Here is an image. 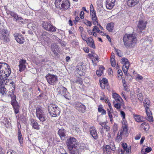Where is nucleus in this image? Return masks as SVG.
I'll use <instances>...</instances> for the list:
<instances>
[{
	"instance_id": "55",
	"label": "nucleus",
	"mask_w": 154,
	"mask_h": 154,
	"mask_svg": "<svg viewBox=\"0 0 154 154\" xmlns=\"http://www.w3.org/2000/svg\"><path fill=\"white\" fill-rule=\"evenodd\" d=\"M37 98L38 99H44L45 98V95L43 94H40L37 96Z\"/></svg>"
},
{
	"instance_id": "38",
	"label": "nucleus",
	"mask_w": 154,
	"mask_h": 154,
	"mask_svg": "<svg viewBox=\"0 0 154 154\" xmlns=\"http://www.w3.org/2000/svg\"><path fill=\"white\" fill-rule=\"evenodd\" d=\"M73 82L74 83H76L82 85L83 83V81L82 79L78 78L75 80H74L73 81Z\"/></svg>"
},
{
	"instance_id": "37",
	"label": "nucleus",
	"mask_w": 154,
	"mask_h": 154,
	"mask_svg": "<svg viewBox=\"0 0 154 154\" xmlns=\"http://www.w3.org/2000/svg\"><path fill=\"white\" fill-rule=\"evenodd\" d=\"M127 4L129 6H135V1L134 0H128L127 2Z\"/></svg>"
},
{
	"instance_id": "5",
	"label": "nucleus",
	"mask_w": 154,
	"mask_h": 154,
	"mask_svg": "<svg viewBox=\"0 0 154 154\" xmlns=\"http://www.w3.org/2000/svg\"><path fill=\"white\" fill-rule=\"evenodd\" d=\"M12 91L11 93V94H9L8 96L11 99V104L13 107L14 112L15 114H17L19 112L20 106L16 100L15 95L14 94V90H12Z\"/></svg>"
},
{
	"instance_id": "10",
	"label": "nucleus",
	"mask_w": 154,
	"mask_h": 154,
	"mask_svg": "<svg viewBox=\"0 0 154 154\" xmlns=\"http://www.w3.org/2000/svg\"><path fill=\"white\" fill-rule=\"evenodd\" d=\"M45 77L48 83L51 85H54L57 81V76L48 73L46 75Z\"/></svg>"
},
{
	"instance_id": "44",
	"label": "nucleus",
	"mask_w": 154,
	"mask_h": 154,
	"mask_svg": "<svg viewBox=\"0 0 154 154\" xmlns=\"http://www.w3.org/2000/svg\"><path fill=\"white\" fill-rule=\"evenodd\" d=\"M9 14L11 16L14 17V18L15 19L17 17L18 15L17 14L13 12L10 11L9 13Z\"/></svg>"
},
{
	"instance_id": "21",
	"label": "nucleus",
	"mask_w": 154,
	"mask_h": 154,
	"mask_svg": "<svg viewBox=\"0 0 154 154\" xmlns=\"http://www.w3.org/2000/svg\"><path fill=\"white\" fill-rule=\"evenodd\" d=\"M63 3L62 5L61 9L65 10L67 9L69 7L70 3L68 0H64Z\"/></svg>"
},
{
	"instance_id": "6",
	"label": "nucleus",
	"mask_w": 154,
	"mask_h": 154,
	"mask_svg": "<svg viewBox=\"0 0 154 154\" xmlns=\"http://www.w3.org/2000/svg\"><path fill=\"white\" fill-rule=\"evenodd\" d=\"M150 104V101L148 99H146L144 100L143 105L145 108L147 116L146 117V119L149 122H152L153 121V119L152 114L149 109Z\"/></svg>"
},
{
	"instance_id": "8",
	"label": "nucleus",
	"mask_w": 154,
	"mask_h": 154,
	"mask_svg": "<svg viewBox=\"0 0 154 154\" xmlns=\"http://www.w3.org/2000/svg\"><path fill=\"white\" fill-rule=\"evenodd\" d=\"M36 114L37 117L41 122L45 121L47 118L44 111L42 107L38 106L36 109Z\"/></svg>"
},
{
	"instance_id": "64",
	"label": "nucleus",
	"mask_w": 154,
	"mask_h": 154,
	"mask_svg": "<svg viewBox=\"0 0 154 154\" xmlns=\"http://www.w3.org/2000/svg\"><path fill=\"white\" fill-rule=\"evenodd\" d=\"M83 50L85 52L88 53L89 52V49L87 47H84Z\"/></svg>"
},
{
	"instance_id": "2",
	"label": "nucleus",
	"mask_w": 154,
	"mask_h": 154,
	"mask_svg": "<svg viewBox=\"0 0 154 154\" xmlns=\"http://www.w3.org/2000/svg\"><path fill=\"white\" fill-rule=\"evenodd\" d=\"M66 144L71 154H79V150L76 139L71 137L67 140Z\"/></svg>"
},
{
	"instance_id": "45",
	"label": "nucleus",
	"mask_w": 154,
	"mask_h": 154,
	"mask_svg": "<svg viewBox=\"0 0 154 154\" xmlns=\"http://www.w3.org/2000/svg\"><path fill=\"white\" fill-rule=\"evenodd\" d=\"M118 126L117 124L114 123L113 126L112 128L113 132L115 133L118 130Z\"/></svg>"
},
{
	"instance_id": "7",
	"label": "nucleus",
	"mask_w": 154,
	"mask_h": 154,
	"mask_svg": "<svg viewBox=\"0 0 154 154\" xmlns=\"http://www.w3.org/2000/svg\"><path fill=\"white\" fill-rule=\"evenodd\" d=\"M9 32L7 29L5 28H0V39L3 41V43L9 42Z\"/></svg>"
},
{
	"instance_id": "26",
	"label": "nucleus",
	"mask_w": 154,
	"mask_h": 154,
	"mask_svg": "<svg viewBox=\"0 0 154 154\" xmlns=\"http://www.w3.org/2000/svg\"><path fill=\"white\" fill-rule=\"evenodd\" d=\"M31 122L32 128L38 130L39 129V126L36 121L34 119H31Z\"/></svg>"
},
{
	"instance_id": "3",
	"label": "nucleus",
	"mask_w": 154,
	"mask_h": 154,
	"mask_svg": "<svg viewBox=\"0 0 154 154\" xmlns=\"http://www.w3.org/2000/svg\"><path fill=\"white\" fill-rule=\"evenodd\" d=\"M123 41L126 47H133L135 46V35L133 33L131 34H125L124 35Z\"/></svg>"
},
{
	"instance_id": "14",
	"label": "nucleus",
	"mask_w": 154,
	"mask_h": 154,
	"mask_svg": "<svg viewBox=\"0 0 154 154\" xmlns=\"http://www.w3.org/2000/svg\"><path fill=\"white\" fill-rule=\"evenodd\" d=\"M91 18L92 20L93 24L95 25H98V19L96 14L95 11H93L91 10Z\"/></svg>"
},
{
	"instance_id": "28",
	"label": "nucleus",
	"mask_w": 154,
	"mask_h": 154,
	"mask_svg": "<svg viewBox=\"0 0 154 154\" xmlns=\"http://www.w3.org/2000/svg\"><path fill=\"white\" fill-rule=\"evenodd\" d=\"M100 125L102 126V129H104L106 131H108L110 130L109 127L107 125L106 122H100L99 123Z\"/></svg>"
},
{
	"instance_id": "59",
	"label": "nucleus",
	"mask_w": 154,
	"mask_h": 154,
	"mask_svg": "<svg viewBox=\"0 0 154 154\" xmlns=\"http://www.w3.org/2000/svg\"><path fill=\"white\" fill-rule=\"evenodd\" d=\"M141 133H139L135 137V140H139L141 137Z\"/></svg>"
},
{
	"instance_id": "34",
	"label": "nucleus",
	"mask_w": 154,
	"mask_h": 154,
	"mask_svg": "<svg viewBox=\"0 0 154 154\" xmlns=\"http://www.w3.org/2000/svg\"><path fill=\"white\" fill-rule=\"evenodd\" d=\"M104 68L103 66H101L99 69L96 72L97 75L99 76H100L103 73V69H104Z\"/></svg>"
},
{
	"instance_id": "61",
	"label": "nucleus",
	"mask_w": 154,
	"mask_h": 154,
	"mask_svg": "<svg viewBox=\"0 0 154 154\" xmlns=\"http://www.w3.org/2000/svg\"><path fill=\"white\" fill-rule=\"evenodd\" d=\"M75 130L77 133H80V131L79 128L78 127L77 125H75L74 126Z\"/></svg>"
},
{
	"instance_id": "25",
	"label": "nucleus",
	"mask_w": 154,
	"mask_h": 154,
	"mask_svg": "<svg viewBox=\"0 0 154 154\" xmlns=\"http://www.w3.org/2000/svg\"><path fill=\"white\" fill-rule=\"evenodd\" d=\"M112 97L115 99L116 102L121 103L122 101V98L116 93H114L112 94Z\"/></svg>"
},
{
	"instance_id": "13",
	"label": "nucleus",
	"mask_w": 154,
	"mask_h": 154,
	"mask_svg": "<svg viewBox=\"0 0 154 154\" xmlns=\"http://www.w3.org/2000/svg\"><path fill=\"white\" fill-rule=\"evenodd\" d=\"M147 23L146 21L143 20H140L139 21L137 27L141 30V32H142L141 30H143L145 29Z\"/></svg>"
},
{
	"instance_id": "53",
	"label": "nucleus",
	"mask_w": 154,
	"mask_h": 154,
	"mask_svg": "<svg viewBox=\"0 0 154 154\" xmlns=\"http://www.w3.org/2000/svg\"><path fill=\"white\" fill-rule=\"evenodd\" d=\"M110 149L112 151H115L116 149V147L115 145L113 143H112L110 145Z\"/></svg>"
},
{
	"instance_id": "19",
	"label": "nucleus",
	"mask_w": 154,
	"mask_h": 154,
	"mask_svg": "<svg viewBox=\"0 0 154 154\" xmlns=\"http://www.w3.org/2000/svg\"><path fill=\"white\" fill-rule=\"evenodd\" d=\"M26 60L23 59H21L19 61V71L20 72L24 70L26 68L25 64L26 63Z\"/></svg>"
},
{
	"instance_id": "11",
	"label": "nucleus",
	"mask_w": 154,
	"mask_h": 154,
	"mask_svg": "<svg viewBox=\"0 0 154 154\" xmlns=\"http://www.w3.org/2000/svg\"><path fill=\"white\" fill-rule=\"evenodd\" d=\"M74 106L76 109L81 112H84L86 110V108L85 106L80 102H75Z\"/></svg>"
},
{
	"instance_id": "17",
	"label": "nucleus",
	"mask_w": 154,
	"mask_h": 154,
	"mask_svg": "<svg viewBox=\"0 0 154 154\" xmlns=\"http://www.w3.org/2000/svg\"><path fill=\"white\" fill-rule=\"evenodd\" d=\"M51 50L55 55L58 56L59 47L55 43L52 44L51 45Z\"/></svg>"
},
{
	"instance_id": "4",
	"label": "nucleus",
	"mask_w": 154,
	"mask_h": 154,
	"mask_svg": "<svg viewBox=\"0 0 154 154\" xmlns=\"http://www.w3.org/2000/svg\"><path fill=\"white\" fill-rule=\"evenodd\" d=\"M48 111L51 116L55 117L60 115V111L59 107L56 105L51 104L48 107Z\"/></svg>"
},
{
	"instance_id": "52",
	"label": "nucleus",
	"mask_w": 154,
	"mask_h": 154,
	"mask_svg": "<svg viewBox=\"0 0 154 154\" xmlns=\"http://www.w3.org/2000/svg\"><path fill=\"white\" fill-rule=\"evenodd\" d=\"M63 95V96L66 99H69L70 98L69 94L67 92L66 94H64Z\"/></svg>"
},
{
	"instance_id": "57",
	"label": "nucleus",
	"mask_w": 154,
	"mask_h": 154,
	"mask_svg": "<svg viewBox=\"0 0 154 154\" xmlns=\"http://www.w3.org/2000/svg\"><path fill=\"white\" fill-rule=\"evenodd\" d=\"M105 149L107 152H110L111 149L110 146L108 145H106L105 147Z\"/></svg>"
},
{
	"instance_id": "33",
	"label": "nucleus",
	"mask_w": 154,
	"mask_h": 154,
	"mask_svg": "<svg viewBox=\"0 0 154 154\" xmlns=\"http://www.w3.org/2000/svg\"><path fill=\"white\" fill-rule=\"evenodd\" d=\"M15 39L17 42L20 44H22L24 42V39L20 35H18L15 38Z\"/></svg>"
},
{
	"instance_id": "43",
	"label": "nucleus",
	"mask_w": 154,
	"mask_h": 154,
	"mask_svg": "<svg viewBox=\"0 0 154 154\" xmlns=\"http://www.w3.org/2000/svg\"><path fill=\"white\" fill-rule=\"evenodd\" d=\"M143 77L140 75L137 74L136 76L135 79L138 81H140V80H142Z\"/></svg>"
},
{
	"instance_id": "47",
	"label": "nucleus",
	"mask_w": 154,
	"mask_h": 154,
	"mask_svg": "<svg viewBox=\"0 0 154 154\" xmlns=\"http://www.w3.org/2000/svg\"><path fill=\"white\" fill-rule=\"evenodd\" d=\"M129 66V62H127L125 63H124L122 67L123 68H125L126 69H128Z\"/></svg>"
},
{
	"instance_id": "24",
	"label": "nucleus",
	"mask_w": 154,
	"mask_h": 154,
	"mask_svg": "<svg viewBox=\"0 0 154 154\" xmlns=\"http://www.w3.org/2000/svg\"><path fill=\"white\" fill-rule=\"evenodd\" d=\"M58 94H61L62 95L67 92V89L63 86H60L58 89Z\"/></svg>"
},
{
	"instance_id": "42",
	"label": "nucleus",
	"mask_w": 154,
	"mask_h": 154,
	"mask_svg": "<svg viewBox=\"0 0 154 154\" xmlns=\"http://www.w3.org/2000/svg\"><path fill=\"white\" fill-rule=\"evenodd\" d=\"M137 97L139 100L140 101H142L143 100V95L141 93L137 94Z\"/></svg>"
},
{
	"instance_id": "30",
	"label": "nucleus",
	"mask_w": 154,
	"mask_h": 154,
	"mask_svg": "<svg viewBox=\"0 0 154 154\" xmlns=\"http://www.w3.org/2000/svg\"><path fill=\"white\" fill-rule=\"evenodd\" d=\"M114 23H108L106 26V29L109 32H111L113 30Z\"/></svg>"
},
{
	"instance_id": "18",
	"label": "nucleus",
	"mask_w": 154,
	"mask_h": 154,
	"mask_svg": "<svg viewBox=\"0 0 154 154\" xmlns=\"http://www.w3.org/2000/svg\"><path fill=\"white\" fill-rule=\"evenodd\" d=\"M122 146L123 149H121V153H124L125 152L126 154H128L129 153L131 152V149L130 148H127V145L126 143H123L122 144Z\"/></svg>"
},
{
	"instance_id": "58",
	"label": "nucleus",
	"mask_w": 154,
	"mask_h": 154,
	"mask_svg": "<svg viewBox=\"0 0 154 154\" xmlns=\"http://www.w3.org/2000/svg\"><path fill=\"white\" fill-rule=\"evenodd\" d=\"M120 114L121 115L122 117L123 118V119H125V114L124 112L122 111H120Z\"/></svg>"
},
{
	"instance_id": "12",
	"label": "nucleus",
	"mask_w": 154,
	"mask_h": 154,
	"mask_svg": "<svg viewBox=\"0 0 154 154\" xmlns=\"http://www.w3.org/2000/svg\"><path fill=\"white\" fill-rule=\"evenodd\" d=\"M89 131L91 135L94 140H97L98 139V137L97 133V131L95 127H91L90 128Z\"/></svg>"
},
{
	"instance_id": "23",
	"label": "nucleus",
	"mask_w": 154,
	"mask_h": 154,
	"mask_svg": "<svg viewBox=\"0 0 154 154\" xmlns=\"http://www.w3.org/2000/svg\"><path fill=\"white\" fill-rule=\"evenodd\" d=\"M86 42L89 46L94 49L95 48V46L94 45V41L91 37L88 38Z\"/></svg>"
},
{
	"instance_id": "50",
	"label": "nucleus",
	"mask_w": 154,
	"mask_h": 154,
	"mask_svg": "<svg viewBox=\"0 0 154 154\" xmlns=\"http://www.w3.org/2000/svg\"><path fill=\"white\" fill-rule=\"evenodd\" d=\"M107 111L109 117H110L112 116L111 113L112 112H113V109H107Z\"/></svg>"
},
{
	"instance_id": "1",
	"label": "nucleus",
	"mask_w": 154,
	"mask_h": 154,
	"mask_svg": "<svg viewBox=\"0 0 154 154\" xmlns=\"http://www.w3.org/2000/svg\"><path fill=\"white\" fill-rule=\"evenodd\" d=\"M11 72L10 66L5 63L0 62V83L4 85H9L12 87L9 89L8 96L14 90V93L15 83L12 80L8 79L7 78L10 75Z\"/></svg>"
},
{
	"instance_id": "9",
	"label": "nucleus",
	"mask_w": 154,
	"mask_h": 154,
	"mask_svg": "<svg viewBox=\"0 0 154 154\" xmlns=\"http://www.w3.org/2000/svg\"><path fill=\"white\" fill-rule=\"evenodd\" d=\"M42 25L43 28L47 31L51 32L56 31V27L51 24L50 21H42Z\"/></svg>"
},
{
	"instance_id": "56",
	"label": "nucleus",
	"mask_w": 154,
	"mask_h": 154,
	"mask_svg": "<svg viewBox=\"0 0 154 154\" xmlns=\"http://www.w3.org/2000/svg\"><path fill=\"white\" fill-rule=\"evenodd\" d=\"M125 78L127 79H128L129 81H131L133 79V78L131 76L129 75H126Z\"/></svg>"
},
{
	"instance_id": "51",
	"label": "nucleus",
	"mask_w": 154,
	"mask_h": 154,
	"mask_svg": "<svg viewBox=\"0 0 154 154\" xmlns=\"http://www.w3.org/2000/svg\"><path fill=\"white\" fill-rule=\"evenodd\" d=\"M115 49L116 53L117 55L121 57V51L116 48H115Z\"/></svg>"
},
{
	"instance_id": "16",
	"label": "nucleus",
	"mask_w": 154,
	"mask_h": 154,
	"mask_svg": "<svg viewBox=\"0 0 154 154\" xmlns=\"http://www.w3.org/2000/svg\"><path fill=\"white\" fill-rule=\"evenodd\" d=\"M85 66L82 65H78L77 67L76 72L80 75H82L85 72Z\"/></svg>"
},
{
	"instance_id": "48",
	"label": "nucleus",
	"mask_w": 154,
	"mask_h": 154,
	"mask_svg": "<svg viewBox=\"0 0 154 154\" xmlns=\"http://www.w3.org/2000/svg\"><path fill=\"white\" fill-rule=\"evenodd\" d=\"M102 83L106 85H108V82L107 79L106 78H103L102 80Z\"/></svg>"
},
{
	"instance_id": "39",
	"label": "nucleus",
	"mask_w": 154,
	"mask_h": 154,
	"mask_svg": "<svg viewBox=\"0 0 154 154\" xmlns=\"http://www.w3.org/2000/svg\"><path fill=\"white\" fill-rule=\"evenodd\" d=\"M124 136L120 132H119L117 134V136L116 138V140L117 141H120L122 138V136Z\"/></svg>"
},
{
	"instance_id": "46",
	"label": "nucleus",
	"mask_w": 154,
	"mask_h": 154,
	"mask_svg": "<svg viewBox=\"0 0 154 154\" xmlns=\"http://www.w3.org/2000/svg\"><path fill=\"white\" fill-rule=\"evenodd\" d=\"M92 31H95L99 33L100 31L99 28L98 27V26H94L93 29L92 30Z\"/></svg>"
},
{
	"instance_id": "20",
	"label": "nucleus",
	"mask_w": 154,
	"mask_h": 154,
	"mask_svg": "<svg viewBox=\"0 0 154 154\" xmlns=\"http://www.w3.org/2000/svg\"><path fill=\"white\" fill-rule=\"evenodd\" d=\"M127 125H122V129L120 131L124 136H127L128 135V131Z\"/></svg>"
},
{
	"instance_id": "27",
	"label": "nucleus",
	"mask_w": 154,
	"mask_h": 154,
	"mask_svg": "<svg viewBox=\"0 0 154 154\" xmlns=\"http://www.w3.org/2000/svg\"><path fill=\"white\" fill-rule=\"evenodd\" d=\"M64 0H55V6L57 8L61 9L62 5L63 3Z\"/></svg>"
},
{
	"instance_id": "41",
	"label": "nucleus",
	"mask_w": 154,
	"mask_h": 154,
	"mask_svg": "<svg viewBox=\"0 0 154 154\" xmlns=\"http://www.w3.org/2000/svg\"><path fill=\"white\" fill-rule=\"evenodd\" d=\"M82 22L83 23L85 24L87 26H91L92 24L91 22L90 21L87 20H83Z\"/></svg>"
},
{
	"instance_id": "40",
	"label": "nucleus",
	"mask_w": 154,
	"mask_h": 154,
	"mask_svg": "<svg viewBox=\"0 0 154 154\" xmlns=\"http://www.w3.org/2000/svg\"><path fill=\"white\" fill-rule=\"evenodd\" d=\"M117 103H114L115 101H113V103L114 104V106L117 109H120L121 107V103H119V102H117Z\"/></svg>"
},
{
	"instance_id": "63",
	"label": "nucleus",
	"mask_w": 154,
	"mask_h": 154,
	"mask_svg": "<svg viewBox=\"0 0 154 154\" xmlns=\"http://www.w3.org/2000/svg\"><path fill=\"white\" fill-rule=\"evenodd\" d=\"M7 154H15V153L12 150H8Z\"/></svg>"
},
{
	"instance_id": "35",
	"label": "nucleus",
	"mask_w": 154,
	"mask_h": 154,
	"mask_svg": "<svg viewBox=\"0 0 154 154\" xmlns=\"http://www.w3.org/2000/svg\"><path fill=\"white\" fill-rule=\"evenodd\" d=\"M98 110L99 112L101 113V114L102 115L106 114V111L103 109L101 105H99L98 106Z\"/></svg>"
},
{
	"instance_id": "49",
	"label": "nucleus",
	"mask_w": 154,
	"mask_h": 154,
	"mask_svg": "<svg viewBox=\"0 0 154 154\" xmlns=\"http://www.w3.org/2000/svg\"><path fill=\"white\" fill-rule=\"evenodd\" d=\"M110 61L112 66V67H115L116 66V62L115 59H110Z\"/></svg>"
},
{
	"instance_id": "54",
	"label": "nucleus",
	"mask_w": 154,
	"mask_h": 154,
	"mask_svg": "<svg viewBox=\"0 0 154 154\" xmlns=\"http://www.w3.org/2000/svg\"><path fill=\"white\" fill-rule=\"evenodd\" d=\"M128 62V60L125 58H122L121 59V63L122 64L125 63L126 62Z\"/></svg>"
},
{
	"instance_id": "62",
	"label": "nucleus",
	"mask_w": 154,
	"mask_h": 154,
	"mask_svg": "<svg viewBox=\"0 0 154 154\" xmlns=\"http://www.w3.org/2000/svg\"><path fill=\"white\" fill-rule=\"evenodd\" d=\"M152 150V149L150 147H148L146 148L145 151L146 152H149Z\"/></svg>"
},
{
	"instance_id": "22",
	"label": "nucleus",
	"mask_w": 154,
	"mask_h": 154,
	"mask_svg": "<svg viewBox=\"0 0 154 154\" xmlns=\"http://www.w3.org/2000/svg\"><path fill=\"white\" fill-rule=\"evenodd\" d=\"M66 131L63 129H59L58 134L62 140H64L66 137Z\"/></svg>"
},
{
	"instance_id": "15",
	"label": "nucleus",
	"mask_w": 154,
	"mask_h": 154,
	"mask_svg": "<svg viewBox=\"0 0 154 154\" xmlns=\"http://www.w3.org/2000/svg\"><path fill=\"white\" fill-rule=\"evenodd\" d=\"M116 0H106V8L108 9H112L114 6Z\"/></svg>"
},
{
	"instance_id": "29",
	"label": "nucleus",
	"mask_w": 154,
	"mask_h": 154,
	"mask_svg": "<svg viewBox=\"0 0 154 154\" xmlns=\"http://www.w3.org/2000/svg\"><path fill=\"white\" fill-rule=\"evenodd\" d=\"M140 128H143V130L146 131L149 129V125L145 122H143L140 125Z\"/></svg>"
},
{
	"instance_id": "60",
	"label": "nucleus",
	"mask_w": 154,
	"mask_h": 154,
	"mask_svg": "<svg viewBox=\"0 0 154 154\" xmlns=\"http://www.w3.org/2000/svg\"><path fill=\"white\" fill-rule=\"evenodd\" d=\"M80 17L81 19H83L84 17V12L82 11H81L80 13Z\"/></svg>"
},
{
	"instance_id": "32",
	"label": "nucleus",
	"mask_w": 154,
	"mask_h": 154,
	"mask_svg": "<svg viewBox=\"0 0 154 154\" xmlns=\"http://www.w3.org/2000/svg\"><path fill=\"white\" fill-rule=\"evenodd\" d=\"M18 140L20 145H21L23 143V138L21 131L19 128L18 130Z\"/></svg>"
},
{
	"instance_id": "31",
	"label": "nucleus",
	"mask_w": 154,
	"mask_h": 154,
	"mask_svg": "<svg viewBox=\"0 0 154 154\" xmlns=\"http://www.w3.org/2000/svg\"><path fill=\"white\" fill-rule=\"evenodd\" d=\"M145 118L140 115H135V121L137 122H140L144 121Z\"/></svg>"
},
{
	"instance_id": "36",
	"label": "nucleus",
	"mask_w": 154,
	"mask_h": 154,
	"mask_svg": "<svg viewBox=\"0 0 154 154\" xmlns=\"http://www.w3.org/2000/svg\"><path fill=\"white\" fill-rule=\"evenodd\" d=\"M6 91V89L5 88L4 85L3 84H1L0 83V93L3 95Z\"/></svg>"
}]
</instances>
